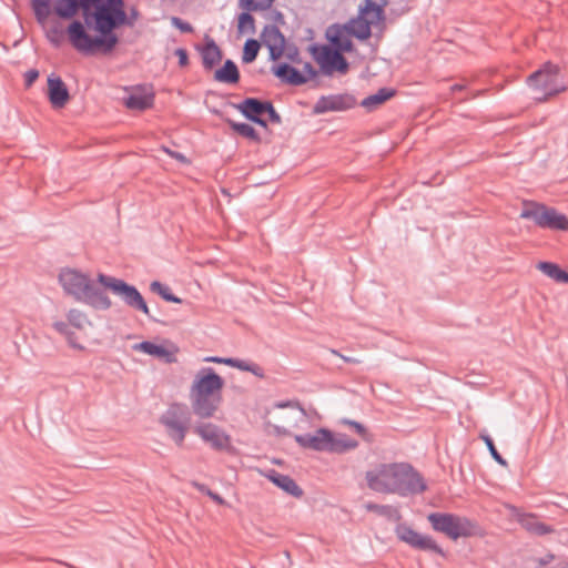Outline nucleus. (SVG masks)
I'll return each instance as SVG.
<instances>
[{"mask_svg":"<svg viewBox=\"0 0 568 568\" xmlns=\"http://www.w3.org/2000/svg\"><path fill=\"white\" fill-rule=\"evenodd\" d=\"M122 0H87L83 20L73 19L65 32L70 44L81 54L108 55L120 43L116 33Z\"/></svg>","mask_w":568,"mask_h":568,"instance_id":"nucleus-1","label":"nucleus"},{"mask_svg":"<svg viewBox=\"0 0 568 568\" xmlns=\"http://www.w3.org/2000/svg\"><path fill=\"white\" fill-rule=\"evenodd\" d=\"M365 479L369 489L400 497L416 496L428 488L422 474L405 462L379 464L375 470L366 471Z\"/></svg>","mask_w":568,"mask_h":568,"instance_id":"nucleus-2","label":"nucleus"},{"mask_svg":"<svg viewBox=\"0 0 568 568\" xmlns=\"http://www.w3.org/2000/svg\"><path fill=\"white\" fill-rule=\"evenodd\" d=\"M224 378L211 366H205L196 373L190 389L193 414L200 418H211L222 402Z\"/></svg>","mask_w":568,"mask_h":568,"instance_id":"nucleus-3","label":"nucleus"},{"mask_svg":"<svg viewBox=\"0 0 568 568\" xmlns=\"http://www.w3.org/2000/svg\"><path fill=\"white\" fill-rule=\"evenodd\" d=\"M58 281L64 293L77 302L95 311H108L112 307L111 298L98 283V276L92 280L88 274L65 267L60 271Z\"/></svg>","mask_w":568,"mask_h":568,"instance_id":"nucleus-4","label":"nucleus"},{"mask_svg":"<svg viewBox=\"0 0 568 568\" xmlns=\"http://www.w3.org/2000/svg\"><path fill=\"white\" fill-rule=\"evenodd\" d=\"M368 511L375 513L379 516L385 517L389 521L397 523L395 527L396 537L410 546L413 549L430 551L442 557H446L444 549L436 542V540L429 535H423L413 529L406 523H402L403 516L398 507L392 505H379L368 503L366 505Z\"/></svg>","mask_w":568,"mask_h":568,"instance_id":"nucleus-5","label":"nucleus"},{"mask_svg":"<svg viewBox=\"0 0 568 568\" xmlns=\"http://www.w3.org/2000/svg\"><path fill=\"white\" fill-rule=\"evenodd\" d=\"M526 84L534 92L540 93V95L535 97V100L539 103L547 102L567 90L560 65L551 61L544 62L536 71L530 73L526 79Z\"/></svg>","mask_w":568,"mask_h":568,"instance_id":"nucleus-6","label":"nucleus"},{"mask_svg":"<svg viewBox=\"0 0 568 568\" xmlns=\"http://www.w3.org/2000/svg\"><path fill=\"white\" fill-rule=\"evenodd\" d=\"M427 521L434 531L444 534L454 541L459 538L481 537L484 535L483 528L476 520L454 513H429Z\"/></svg>","mask_w":568,"mask_h":568,"instance_id":"nucleus-7","label":"nucleus"},{"mask_svg":"<svg viewBox=\"0 0 568 568\" xmlns=\"http://www.w3.org/2000/svg\"><path fill=\"white\" fill-rule=\"evenodd\" d=\"M98 283L102 286L103 292H110L120 297L128 307L143 313L150 321L159 322L151 315L145 298L135 285L102 272L98 273Z\"/></svg>","mask_w":568,"mask_h":568,"instance_id":"nucleus-8","label":"nucleus"},{"mask_svg":"<svg viewBox=\"0 0 568 568\" xmlns=\"http://www.w3.org/2000/svg\"><path fill=\"white\" fill-rule=\"evenodd\" d=\"M190 420L189 407L182 403L171 404L160 417V423L166 428L168 435L178 446L183 445Z\"/></svg>","mask_w":568,"mask_h":568,"instance_id":"nucleus-9","label":"nucleus"},{"mask_svg":"<svg viewBox=\"0 0 568 568\" xmlns=\"http://www.w3.org/2000/svg\"><path fill=\"white\" fill-rule=\"evenodd\" d=\"M356 98L348 92L321 95L312 109L315 115L325 114L328 112H344L357 105Z\"/></svg>","mask_w":568,"mask_h":568,"instance_id":"nucleus-10","label":"nucleus"},{"mask_svg":"<svg viewBox=\"0 0 568 568\" xmlns=\"http://www.w3.org/2000/svg\"><path fill=\"white\" fill-rule=\"evenodd\" d=\"M263 45L268 50V60L278 61L284 57L288 40L278 26L265 24L261 32Z\"/></svg>","mask_w":568,"mask_h":568,"instance_id":"nucleus-11","label":"nucleus"},{"mask_svg":"<svg viewBox=\"0 0 568 568\" xmlns=\"http://www.w3.org/2000/svg\"><path fill=\"white\" fill-rule=\"evenodd\" d=\"M194 433L199 435L203 442L210 444L211 448L216 452H230L232 448L231 436L213 423H202L196 425L194 427Z\"/></svg>","mask_w":568,"mask_h":568,"instance_id":"nucleus-12","label":"nucleus"},{"mask_svg":"<svg viewBox=\"0 0 568 568\" xmlns=\"http://www.w3.org/2000/svg\"><path fill=\"white\" fill-rule=\"evenodd\" d=\"M130 93L123 99L126 109L133 111H145L154 105L155 93L152 84H136L125 88Z\"/></svg>","mask_w":568,"mask_h":568,"instance_id":"nucleus-13","label":"nucleus"},{"mask_svg":"<svg viewBox=\"0 0 568 568\" xmlns=\"http://www.w3.org/2000/svg\"><path fill=\"white\" fill-rule=\"evenodd\" d=\"M267 100L247 97L239 103L229 102V105L236 109L248 122L263 129H267V121L263 118Z\"/></svg>","mask_w":568,"mask_h":568,"instance_id":"nucleus-14","label":"nucleus"},{"mask_svg":"<svg viewBox=\"0 0 568 568\" xmlns=\"http://www.w3.org/2000/svg\"><path fill=\"white\" fill-rule=\"evenodd\" d=\"M325 38L328 41V45L334 51H346L352 53L355 50V45L352 41V32L349 30V23H333L325 31Z\"/></svg>","mask_w":568,"mask_h":568,"instance_id":"nucleus-15","label":"nucleus"},{"mask_svg":"<svg viewBox=\"0 0 568 568\" xmlns=\"http://www.w3.org/2000/svg\"><path fill=\"white\" fill-rule=\"evenodd\" d=\"M165 344H158L152 341H142L132 346L134 351L142 352L152 357L163 361L165 364H173L178 361L175 354L179 348L170 341H164Z\"/></svg>","mask_w":568,"mask_h":568,"instance_id":"nucleus-16","label":"nucleus"},{"mask_svg":"<svg viewBox=\"0 0 568 568\" xmlns=\"http://www.w3.org/2000/svg\"><path fill=\"white\" fill-rule=\"evenodd\" d=\"M194 49L201 55L202 67L205 71L214 70L223 60L222 49L209 34H205L203 43H196Z\"/></svg>","mask_w":568,"mask_h":568,"instance_id":"nucleus-17","label":"nucleus"},{"mask_svg":"<svg viewBox=\"0 0 568 568\" xmlns=\"http://www.w3.org/2000/svg\"><path fill=\"white\" fill-rule=\"evenodd\" d=\"M47 98L53 109H61L70 101V92L62 78L54 72L47 78Z\"/></svg>","mask_w":568,"mask_h":568,"instance_id":"nucleus-18","label":"nucleus"},{"mask_svg":"<svg viewBox=\"0 0 568 568\" xmlns=\"http://www.w3.org/2000/svg\"><path fill=\"white\" fill-rule=\"evenodd\" d=\"M272 74L282 83L291 87H301L306 84L304 73L290 62L275 61L271 67Z\"/></svg>","mask_w":568,"mask_h":568,"instance_id":"nucleus-19","label":"nucleus"},{"mask_svg":"<svg viewBox=\"0 0 568 568\" xmlns=\"http://www.w3.org/2000/svg\"><path fill=\"white\" fill-rule=\"evenodd\" d=\"M329 429L326 427H321L316 429L313 434H296L294 435V440L302 448H310L315 452H326L327 453V443H328Z\"/></svg>","mask_w":568,"mask_h":568,"instance_id":"nucleus-20","label":"nucleus"},{"mask_svg":"<svg viewBox=\"0 0 568 568\" xmlns=\"http://www.w3.org/2000/svg\"><path fill=\"white\" fill-rule=\"evenodd\" d=\"M87 0H54L53 13L61 20L72 21L75 17L85 12Z\"/></svg>","mask_w":568,"mask_h":568,"instance_id":"nucleus-21","label":"nucleus"},{"mask_svg":"<svg viewBox=\"0 0 568 568\" xmlns=\"http://www.w3.org/2000/svg\"><path fill=\"white\" fill-rule=\"evenodd\" d=\"M521 204L519 219L532 221L536 226L541 229L551 206L532 200H524Z\"/></svg>","mask_w":568,"mask_h":568,"instance_id":"nucleus-22","label":"nucleus"},{"mask_svg":"<svg viewBox=\"0 0 568 568\" xmlns=\"http://www.w3.org/2000/svg\"><path fill=\"white\" fill-rule=\"evenodd\" d=\"M516 520L521 528L534 536H546L555 531L551 525L539 521L538 516L532 513H520L516 516Z\"/></svg>","mask_w":568,"mask_h":568,"instance_id":"nucleus-23","label":"nucleus"},{"mask_svg":"<svg viewBox=\"0 0 568 568\" xmlns=\"http://www.w3.org/2000/svg\"><path fill=\"white\" fill-rule=\"evenodd\" d=\"M265 477L277 488L282 489L287 495L301 498L304 495V490L297 485L295 479L291 476L278 473L275 469H270L265 474Z\"/></svg>","mask_w":568,"mask_h":568,"instance_id":"nucleus-24","label":"nucleus"},{"mask_svg":"<svg viewBox=\"0 0 568 568\" xmlns=\"http://www.w3.org/2000/svg\"><path fill=\"white\" fill-rule=\"evenodd\" d=\"M312 59L320 65V72L323 75L331 77L332 69L328 64L334 54V50L325 43L313 42L307 48Z\"/></svg>","mask_w":568,"mask_h":568,"instance_id":"nucleus-25","label":"nucleus"},{"mask_svg":"<svg viewBox=\"0 0 568 568\" xmlns=\"http://www.w3.org/2000/svg\"><path fill=\"white\" fill-rule=\"evenodd\" d=\"M358 445V440L348 437L346 434H335L329 429L327 453L342 455L356 449Z\"/></svg>","mask_w":568,"mask_h":568,"instance_id":"nucleus-26","label":"nucleus"},{"mask_svg":"<svg viewBox=\"0 0 568 568\" xmlns=\"http://www.w3.org/2000/svg\"><path fill=\"white\" fill-rule=\"evenodd\" d=\"M397 94V90L390 87L379 88L375 93L369 94L359 102V105L367 112H373L384 103L393 99Z\"/></svg>","mask_w":568,"mask_h":568,"instance_id":"nucleus-27","label":"nucleus"},{"mask_svg":"<svg viewBox=\"0 0 568 568\" xmlns=\"http://www.w3.org/2000/svg\"><path fill=\"white\" fill-rule=\"evenodd\" d=\"M213 79L220 83L237 84L241 80L237 64L232 59H226L221 67L214 69Z\"/></svg>","mask_w":568,"mask_h":568,"instance_id":"nucleus-28","label":"nucleus"},{"mask_svg":"<svg viewBox=\"0 0 568 568\" xmlns=\"http://www.w3.org/2000/svg\"><path fill=\"white\" fill-rule=\"evenodd\" d=\"M358 17L366 19L372 26L384 24L386 21L385 10L376 6L375 0H363L358 8Z\"/></svg>","mask_w":568,"mask_h":568,"instance_id":"nucleus-29","label":"nucleus"},{"mask_svg":"<svg viewBox=\"0 0 568 568\" xmlns=\"http://www.w3.org/2000/svg\"><path fill=\"white\" fill-rule=\"evenodd\" d=\"M537 270L557 283L568 284V271L555 262L540 261L537 264Z\"/></svg>","mask_w":568,"mask_h":568,"instance_id":"nucleus-30","label":"nucleus"},{"mask_svg":"<svg viewBox=\"0 0 568 568\" xmlns=\"http://www.w3.org/2000/svg\"><path fill=\"white\" fill-rule=\"evenodd\" d=\"M541 229L561 232L568 231V216L551 206Z\"/></svg>","mask_w":568,"mask_h":568,"instance_id":"nucleus-31","label":"nucleus"},{"mask_svg":"<svg viewBox=\"0 0 568 568\" xmlns=\"http://www.w3.org/2000/svg\"><path fill=\"white\" fill-rule=\"evenodd\" d=\"M235 20L237 37H242L246 33L254 34L256 32V20L253 16V12L242 10L236 14Z\"/></svg>","mask_w":568,"mask_h":568,"instance_id":"nucleus-32","label":"nucleus"},{"mask_svg":"<svg viewBox=\"0 0 568 568\" xmlns=\"http://www.w3.org/2000/svg\"><path fill=\"white\" fill-rule=\"evenodd\" d=\"M225 121L234 133L247 139L248 141L261 143V135L252 124L246 122H236L231 119H226Z\"/></svg>","mask_w":568,"mask_h":568,"instance_id":"nucleus-33","label":"nucleus"},{"mask_svg":"<svg viewBox=\"0 0 568 568\" xmlns=\"http://www.w3.org/2000/svg\"><path fill=\"white\" fill-rule=\"evenodd\" d=\"M347 23H349V30L352 32V37L356 38L358 41H367L372 38V24L366 21L364 18H352Z\"/></svg>","mask_w":568,"mask_h":568,"instance_id":"nucleus-34","label":"nucleus"},{"mask_svg":"<svg viewBox=\"0 0 568 568\" xmlns=\"http://www.w3.org/2000/svg\"><path fill=\"white\" fill-rule=\"evenodd\" d=\"M263 45L262 39L247 38L244 42L242 50V63L250 64L253 63Z\"/></svg>","mask_w":568,"mask_h":568,"instance_id":"nucleus-35","label":"nucleus"},{"mask_svg":"<svg viewBox=\"0 0 568 568\" xmlns=\"http://www.w3.org/2000/svg\"><path fill=\"white\" fill-rule=\"evenodd\" d=\"M232 368H237L242 372H250L258 378H264V369L256 363L251 361L241 359L237 357H229V365Z\"/></svg>","mask_w":568,"mask_h":568,"instance_id":"nucleus-36","label":"nucleus"},{"mask_svg":"<svg viewBox=\"0 0 568 568\" xmlns=\"http://www.w3.org/2000/svg\"><path fill=\"white\" fill-rule=\"evenodd\" d=\"M150 291L159 295L163 301L168 303L181 304L183 300L176 296L168 284L160 281H152L150 283Z\"/></svg>","mask_w":568,"mask_h":568,"instance_id":"nucleus-37","label":"nucleus"},{"mask_svg":"<svg viewBox=\"0 0 568 568\" xmlns=\"http://www.w3.org/2000/svg\"><path fill=\"white\" fill-rule=\"evenodd\" d=\"M140 18V11L135 6L130 7L126 10L125 0L121 1L120 13H119V22L118 30L123 27H133L135 21Z\"/></svg>","mask_w":568,"mask_h":568,"instance_id":"nucleus-38","label":"nucleus"},{"mask_svg":"<svg viewBox=\"0 0 568 568\" xmlns=\"http://www.w3.org/2000/svg\"><path fill=\"white\" fill-rule=\"evenodd\" d=\"M31 8L40 24L44 23L49 16L53 13L52 0H31Z\"/></svg>","mask_w":568,"mask_h":568,"instance_id":"nucleus-39","label":"nucleus"},{"mask_svg":"<svg viewBox=\"0 0 568 568\" xmlns=\"http://www.w3.org/2000/svg\"><path fill=\"white\" fill-rule=\"evenodd\" d=\"M275 0H239L237 7L241 10H247L251 12H260L270 10Z\"/></svg>","mask_w":568,"mask_h":568,"instance_id":"nucleus-40","label":"nucleus"},{"mask_svg":"<svg viewBox=\"0 0 568 568\" xmlns=\"http://www.w3.org/2000/svg\"><path fill=\"white\" fill-rule=\"evenodd\" d=\"M478 437H479V439H481L485 443V445H486V447H487L491 458L498 465H500L503 467H507L508 466V462L500 455V453L496 448L495 442L491 438V436L484 430V432H480Z\"/></svg>","mask_w":568,"mask_h":568,"instance_id":"nucleus-41","label":"nucleus"},{"mask_svg":"<svg viewBox=\"0 0 568 568\" xmlns=\"http://www.w3.org/2000/svg\"><path fill=\"white\" fill-rule=\"evenodd\" d=\"M346 51H334L332 60L328 64V68L332 69V74L336 71L341 74H345L349 70V63L347 59L344 57Z\"/></svg>","mask_w":568,"mask_h":568,"instance_id":"nucleus-42","label":"nucleus"},{"mask_svg":"<svg viewBox=\"0 0 568 568\" xmlns=\"http://www.w3.org/2000/svg\"><path fill=\"white\" fill-rule=\"evenodd\" d=\"M67 320L69 324L77 329H83L87 324H91L87 314L78 308H71L67 313Z\"/></svg>","mask_w":568,"mask_h":568,"instance_id":"nucleus-43","label":"nucleus"},{"mask_svg":"<svg viewBox=\"0 0 568 568\" xmlns=\"http://www.w3.org/2000/svg\"><path fill=\"white\" fill-rule=\"evenodd\" d=\"M342 425L348 426L353 432L358 434L364 440L371 442L372 435L369 434L366 426L357 420L349 418H342L339 422Z\"/></svg>","mask_w":568,"mask_h":568,"instance_id":"nucleus-44","label":"nucleus"},{"mask_svg":"<svg viewBox=\"0 0 568 568\" xmlns=\"http://www.w3.org/2000/svg\"><path fill=\"white\" fill-rule=\"evenodd\" d=\"M264 115L267 116V119H265L267 121V123L270 122L272 124H282V116L276 111V109L271 100H267V102H266Z\"/></svg>","mask_w":568,"mask_h":568,"instance_id":"nucleus-45","label":"nucleus"},{"mask_svg":"<svg viewBox=\"0 0 568 568\" xmlns=\"http://www.w3.org/2000/svg\"><path fill=\"white\" fill-rule=\"evenodd\" d=\"M63 33L67 34L65 31L54 26L51 28L50 32L47 33V38L54 48H60L62 44Z\"/></svg>","mask_w":568,"mask_h":568,"instance_id":"nucleus-46","label":"nucleus"},{"mask_svg":"<svg viewBox=\"0 0 568 568\" xmlns=\"http://www.w3.org/2000/svg\"><path fill=\"white\" fill-rule=\"evenodd\" d=\"M284 55L286 57V59L288 60L287 62H290V63H295V64L302 63L300 50H298L297 45L294 43L288 42V44L285 48Z\"/></svg>","mask_w":568,"mask_h":568,"instance_id":"nucleus-47","label":"nucleus"},{"mask_svg":"<svg viewBox=\"0 0 568 568\" xmlns=\"http://www.w3.org/2000/svg\"><path fill=\"white\" fill-rule=\"evenodd\" d=\"M171 24L182 33H192L194 31L193 26L190 22L179 17H172Z\"/></svg>","mask_w":568,"mask_h":568,"instance_id":"nucleus-48","label":"nucleus"},{"mask_svg":"<svg viewBox=\"0 0 568 568\" xmlns=\"http://www.w3.org/2000/svg\"><path fill=\"white\" fill-rule=\"evenodd\" d=\"M174 55L179 59L178 63L180 68H186L190 64L189 52L185 48H176Z\"/></svg>","mask_w":568,"mask_h":568,"instance_id":"nucleus-49","label":"nucleus"},{"mask_svg":"<svg viewBox=\"0 0 568 568\" xmlns=\"http://www.w3.org/2000/svg\"><path fill=\"white\" fill-rule=\"evenodd\" d=\"M302 73H304V78H306V83L318 77V71L313 67L311 62L304 63Z\"/></svg>","mask_w":568,"mask_h":568,"instance_id":"nucleus-50","label":"nucleus"},{"mask_svg":"<svg viewBox=\"0 0 568 568\" xmlns=\"http://www.w3.org/2000/svg\"><path fill=\"white\" fill-rule=\"evenodd\" d=\"M40 75L39 70L37 69H30L24 73V87L31 88L33 83L38 80Z\"/></svg>","mask_w":568,"mask_h":568,"instance_id":"nucleus-51","label":"nucleus"},{"mask_svg":"<svg viewBox=\"0 0 568 568\" xmlns=\"http://www.w3.org/2000/svg\"><path fill=\"white\" fill-rule=\"evenodd\" d=\"M162 150L170 155L172 159L176 160L178 162L182 164H189L190 160L181 152L172 151L171 149L166 146H162Z\"/></svg>","mask_w":568,"mask_h":568,"instance_id":"nucleus-52","label":"nucleus"},{"mask_svg":"<svg viewBox=\"0 0 568 568\" xmlns=\"http://www.w3.org/2000/svg\"><path fill=\"white\" fill-rule=\"evenodd\" d=\"M70 324L69 322H63V321H55L53 324H52V327L61 335L63 336H67L70 332H71V328H70Z\"/></svg>","mask_w":568,"mask_h":568,"instance_id":"nucleus-53","label":"nucleus"},{"mask_svg":"<svg viewBox=\"0 0 568 568\" xmlns=\"http://www.w3.org/2000/svg\"><path fill=\"white\" fill-rule=\"evenodd\" d=\"M64 337H65V339H67L68 344H69L72 348H74V349H83V348H84L81 344H79V343L77 342L78 337H77V334H75V332H74V331H72V329H71V332H70L67 336H64Z\"/></svg>","mask_w":568,"mask_h":568,"instance_id":"nucleus-54","label":"nucleus"},{"mask_svg":"<svg viewBox=\"0 0 568 568\" xmlns=\"http://www.w3.org/2000/svg\"><path fill=\"white\" fill-rule=\"evenodd\" d=\"M272 21L273 23L272 24H275V26H284L285 24V17L283 14V12H281L280 10H274L273 13H272Z\"/></svg>","mask_w":568,"mask_h":568,"instance_id":"nucleus-55","label":"nucleus"},{"mask_svg":"<svg viewBox=\"0 0 568 568\" xmlns=\"http://www.w3.org/2000/svg\"><path fill=\"white\" fill-rule=\"evenodd\" d=\"M204 362L209 363H215V364H224L229 365V357H221V356H207L204 358Z\"/></svg>","mask_w":568,"mask_h":568,"instance_id":"nucleus-56","label":"nucleus"},{"mask_svg":"<svg viewBox=\"0 0 568 568\" xmlns=\"http://www.w3.org/2000/svg\"><path fill=\"white\" fill-rule=\"evenodd\" d=\"M555 559V555L552 552L546 554L544 557L537 559V562L540 567L547 566Z\"/></svg>","mask_w":568,"mask_h":568,"instance_id":"nucleus-57","label":"nucleus"},{"mask_svg":"<svg viewBox=\"0 0 568 568\" xmlns=\"http://www.w3.org/2000/svg\"><path fill=\"white\" fill-rule=\"evenodd\" d=\"M193 486L195 487V489L197 491H200L201 494H203L207 497H209V494L213 491L212 489H210V487L207 485L202 484V483L194 481Z\"/></svg>","mask_w":568,"mask_h":568,"instance_id":"nucleus-58","label":"nucleus"},{"mask_svg":"<svg viewBox=\"0 0 568 568\" xmlns=\"http://www.w3.org/2000/svg\"><path fill=\"white\" fill-rule=\"evenodd\" d=\"M268 425L273 428L274 434L277 436H287L291 434V432L283 426L272 425V424H268Z\"/></svg>","mask_w":568,"mask_h":568,"instance_id":"nucleus-59","label":"nucleus"},{"mask_svg":"<svg viewBox=\"0 0 568 568\" xmlns=\"http://www.w3.org/2000/svg\"><path fill=\"white\" fill-rule=\"evenodd\" d=\"M209 497L217 505L224 506L226 504V500L215 491L210 493Z\"/></svg>","mask_w":568,"mask_h":568,"instance_id":"nucleus-60","label":"nucleus"},{"mask_svg":"<svg viewBox=\"0 0 568 568\" xmlns=\"http://www.w3.org/2000/svg\"><path fill=\"white\" fill-rule=\"evenodd\" d=\"M408 10H409V8H403V9H400V10H399V9H395V8H390V9H389V12H390V14H394V16H396V17H399V16H402V14L406 13Z\"/></svg>","mask_w":568,"mask_h":568,"instance_id":"nucleus-61","label":"nucleus"},{"mask_svg":"<svg viewBox=\"0 0 568 568\" xmlns=\"http://www.w3.org/2000/svg\"><path fill=\"white\" fill-rule=\"evenodd\" d=\"M275 407H277V408L293 407V403L291 400H282V402L276 403Z\"/></svg>","mask_w":568,"mask_h":568,"instance_id":"nucleus-62","label":"nucleus"},{"mask_svg":"<svg viewBox=\"0 0 568 568\" xmlns=\"http://www.w3.org/2000/svg\"><path fill=\"white\" fill-rule=\"evenodd\" d=\"M374 27L377 28L378 32L376 33V37L379 38V37H382L383 32L386 30V21L384 22V24L374 26Z\"/></svg>","mask_w":568,"mask_h":568,"instance_id":"nucleus-63","label":"nucleus"},{"mask_svg":"<svg viewBox=\"0 0 568 568\" xmlns=\"http://www.w3.org/2000/svg\"><path fill=\"white\" fill-rule=\"evenodd\" d=\"M346 363H352V364H357L358 363V359L354 358V357H348V356H343V355H339Z\"/></svg>","mask_w":568,"mask_h":568,"instance_id":"nucleus-64","label":"nucleus"}]
</instances>
